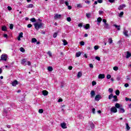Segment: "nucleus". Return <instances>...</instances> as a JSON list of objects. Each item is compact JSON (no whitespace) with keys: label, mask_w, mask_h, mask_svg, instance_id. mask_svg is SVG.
Listing matches in <instances>:
<instances>
[{"label":"nucleus","mask_w":131,"mask_h":131,"mask_svg":"<svg viewBox=\"0 0 131 131\" xmlns=\"http://www.w3.org/2000/svg\"><path fill=\"white\" fill-rule=\"evenodd\" d=\"M39 113L41 114V113H43V110L42 109H39L38 111Z\"/></svg>","instance_id":"nucleus-43"},{"label":"nucleus","mask_w":131,"mask_h":131,"mask_svg":"<svg viewBox=\"0 0 131 131\" xmlns=\"http://www.w3.org/2000/svg\"><path fill=\"white\" fill-rule=\"evenodd\" d=\"M58 35V33L57 32H55L53 34V37L54 38H56V37H57V36Z\"/></svg>","instance_id":"nucleus-35"},{"label":"nucleus","mask_w":131,"mask_h":131,"mask_svg":"<svg viewBox=\"0 0 131 131\" xmlns=\"http://www.w3.org/2000/svg\"><path fill=\"white\" fill-rule=\"evenodd\" d=\"M28 28H31L32 27V24H28L27 26Z\"/></svg>","instance_id":"nucleus-49"},{"label":"nucleus","mask_w":131,"mask_h":131,"mask_svg":"<svg viewBox=\"0 0 131 131\" xmlns=\"http://www.w3.org/2000/svg\"><path fill=\"white\" fill-rule=\"evenodd\" d=\"M13 27H14V26L13 25V24H10V29H13Z\"/></svg>","instance_id":"nucleus-52"},{"label":"nucleus","mask_w":131,"mask_h":131,"mask_svg":"<svg viewBox=\"0 0 131 131\" xmlns=\"http://www.w3.org/2000/svg\"><path fill=\"white\" fill-rule=\"evenodd\" d=\"M62 42H63V46H67V45H68V42L65 39L62 40Z\"/></svg>","instance_id":"nucleus-19"},{"label":"nucleus","mask_w":131,"mask_h":131,"mask_svg":"<svg viewBox=\"0 0 131 131\" xmlns=\"http://www.w3.org/2000/svg\"><path fill=\"white\" fill-rule=\"evenodd\" d=\"M96 111V109L95 108H92V113H93V114H95V112Z\"/></svg>","instance_id":"nucleus-55"},{"label":"nucleus","mask_w":131,"mask_h":131,"mask_svg":"<svg viewBox=\"0 0 131 131\" xmlns=\"http://www.w3.org/2000/svg\"><path fill=\"white\" fill-rule=\"evenodd\" d=\"M83 27L86 30L90 29V24H86V25H84Z\"/></svg>","instance_id":"nucleus-15"},{"label":"nucleus","mask_w":131,"mask_h":131,"mask_svg":"<svg viewBox=\"0 0 131 131\" xmlns=\"http://www.w3.org/2000/svg\"><path fill=\"white\" fill-rule=\"evenodd\" d=\"M80 45V46H84V42L83 41H81Z\"/></svg>","instance_id":"nucleus-57"},{"label":"nucleus","mask_w":131,"mask_h":131,"mask_svg":"<svg viewBox=\"0 0 131 131\" xmlns=\"http://www.w3.org/2000/svg\"><path fill=\"white\" fill-rule=\"evenodd\" d=\"M7 9H8V10H9V11H11L12 10V7H11L8 6L7 7Z\"/></svg>","instance_id":"nucleus-58"},{"label":"nucleus","mask_w":131,"mask_h":131,"mask_svg":"<svg viewBox=\"0 0 131 131\" xmlns=\"http://www.w3.org/2000/svg\"><path fill=\"white\" fill-rule=\"evenodd\" d=\"M82 25H83V24L82 23H80L78 25V27H82Z\"/></svg>","instance_id":"nucleus-51"},{"label":"nucleus","mask_w":131,"mask_h":131,"mask_svg":"<svg viewBox=\"0 0 131 131\" xmlns=\"http://www.w3.org/2000/svg\"><path fill=\"white\" fill-rule=\"evenodd\" d=\"M109 93H112L113 92V89L112 88H110L108 89Z\"/></svg>","instance_id":"nucleus-47"},{"label":"nucleus","mask_w":131,"mask_h":131,"mask_svg":"<svg viewBox=\"0 0 131 131\" xmlns=\"http://www.w3.org/2000/svg\"><path fill=\"white\" fill-rule=\"evenodd\" d=\"M80 55H81V52H78L76 53V57H80Z\"/></svg>","instance_id":"nucleus-23"},{"label":"nucleus","mask_w":131,"mask_h":131,"mask_svg":"<svg viewBox=\"0 0 131 131\" xmlns=\"http://www.w3.org/2000/svg\"><path fill=\"white\" fill-rule=\"evenodd\" d=\"M27 8H28V9H30V8H33V5H32V4H30V5H29V6L27 7Z\"/></svg>","instance_id":"nucleus-36"},{"label":"nucleus","mask_w":131,"mask_h":131,"mask_svg":"<svg viewBox=\"0 0 131 131\" xmlns=\"http://www.w3.org/2000/svg\"><path fill=\"white\" fill-rule=\"evenodd\" d=\"M67 20L68 22H71V17H67Z\"/></svg>","instance_id":"nucleus-45"},{"label":"nucleus","mask_w":131,"mask_h":131,"mask_svg":"<svg viewBox=\"0 0 131 131\" xmlns=\"http://www.w3.org/2000/svg\"><path fill=\"white\" fill-rule=\"evenodd\" d=\"M125 101H129V102H131V98H127V97H126V98H125Z\"/></svg>","instance_id":"nucleus-40"},{"label":"nucleus","mask_w":131,"mask_h":131,"mask_svg":"<svg viewBox=\"0 0 131 131\" xmlns=\"http://www.w3.org/2000/svg\"><path fill=\"white\" fill-rule=\"evenodd\" d=\"M120 93V92H119V90H117L116 91V95H117V96H119Z\"/></svg>","instance_id":"nucleus-41"},{"label":"nucleus","mask_w":131,"mask_h":131,"mask_svg":"<svg viewBox=\"0 0 131 131\" xmlns=\"http://www.w3.org/2000/svg\"><path fill=\"white\" fill-rule=\"evenodd\" d=\"M27 64L28 65V66H30V65H31V62L28 61L27 62Z\"/></svg>","instance_id":"nucleus-62"},{"label":"nucleus","mask_w":131,"mask_h":131,"mask_svg":"<svg viewBox=\"0 0 131 131\" xmlns=\"http://www.w3.org/2000/svg\"><path fill=\"white\" fill-rule=\"evenodd\" d=\"M124 86H125V88H128V83H125V84H124Z\"/></svg>","instance_id":"nucleus-64"},{"label":"nucleus","mask_w":131,"mask_h":131,"mask_svg":"<svg viewBox=\"0 0 131 131\" xmlns=\"http://www.w3.org/2000/svg\"><path fill=\"white\" fill-rule=\"evenodd\" d=\"M113 70L115 71H117V70H118V67H114L113 68Z\"/></svg>","instance_id":"nucleus-38"},{"label":"nucleus","mask_w":131,"mask_h":131,"mask_svg":"<svg viewBox=\"0 0 131 131\" xmlns=\"http://www.w3.org/2000/svg\"><path fill=\"white\" fill-rule=\"evenodd\" d=\"M30 21L31 22H36V19H35V18H32L30 19Z\"/></svg>","instance_id":"nucleus-27"},{"label":"nucleus","mask_w":131,"mask_h":131,"mask_svg":"<svg viewBox=\"0 0 131 131\" xmlns=\"http://www.w3.org/2000/svg\"><path fill=\"white\" fill-rule=\"evenodd\" d=\"M18 36L20 38H22L23 37V33L21 32L18 34Z\"/></svg>","instance_id":"nucleus-31"},{"label":"nucleus","mask_w":131,"mask_h":131,"mask_svg":"<svg viewBox=\"0 0 131 131\" xmlns=\"http://www.w3.org/2000/svg\"><path fill=\"white\" fill-rule=\"evenodd\" d=\"M94 49L97 51V50H98L99 49V46H94Z\"/></svg>","instance_id":"nucleus-46"},{"label":"nucleus","mask_w":131,"mask_h":131,"mask_svg":"<svg viewBox=\"0 0 131 131\" xmlns=\"http://www.w3.org/2000/svg\"><path fill=\"white\" fill-rule=\"evenodd\" d=\"M2 29L3 31H7V27L5 26H3L2 27Z\"/></svg>","instance_id":"nucleus-20"},{"label":"nucleus","mask_w":131,"mask_h":131,"mask_svg":"<svg viewBox=\"0 0 131 131\" xmlns=\"http://www.w3.org/2000/svg\"><path fill=\"white\" fill-rule=\"evenodd\" d=\"M48 71H50V72H52V71H53V67H48Z\"/></svg>","instance_id":"nucleus-24"},{"label":"nucleus","mask_w":131,"mask_h":131,"mask_svg":"<svg viewBox=\"0 0 131 131\" xmlns=\"http://www.w3.org/2000/svg\"><path fill=\"white\" fill-rule=\"evenodd\" d=\"M113 94H111L109 96H108V99L109 100H111V99H112L113 98Z\"/></svg>","instance_id":"nucleus-26"},{"label":"nucleus","mask_w":131,"mask_h":131,"mask_svg":"<svg viewBox=\"0 0 131 131\" xmlns=\"http://www.w3.org/2000/svg\"><path fill=\"white\" fill-rule=\"evenodd\" d=\"M106 78H107V79H110L111 78V75L108 74L106 76Z\"/></svg>","instance_id":"nucleus-39"},{"label":"nucleus","mask_w":131,"mask_h":131,"mask_svg":"<svg viewBox=\"0 0 131 131\" xmlns=\"http://www.w3.org/2000/svg\"><path fill=\"white\" fill-rule=\"evenodd\" d=\"M91 95V98H94L95 97V95H96V93H95V91L92 90L91 91V92L90 93Z\"/></svg>","instance_id":"nucleus-10"},{"label":"nucleus","mask_w":131,"mask_h":131,"mask_svg":"<svg viewBox=\"0 0 131 131\" xmlns=\"http://www.w3.org/2000/svg\"><path fill=\"white\" fill-rule=\"evenodd\" d=\"M34 26L35 27V28L36 30H38L39 28H41V27H43V24L41 23H36L34 24Z\"/></svg>","instance_id":"nucleus-2"},{"label":"nucleus","mask_w":131,"mask_h":131,"mask_svg":"<svg viewBox=\"0 0 131 131\" xmlns=\"http://www.w3.org/2000/svg\"><path fill=\"white\" fill-rule=\"evenodd\" d=\"M130 57H131V53L127 51V54H126V59H128V58H129Z\"/></svg>","instance_id":"nucleus-16"},{"label":"nucleus","mask_w":131,"mask_h":131,"mask_svg":"<svg viewBox=\"0 0 131 131\" xmlns=\"http://www.w3.org/2000/svg\"><path fill=\"white\" fill-rule=\"evenodd\" d=\"M125 124H126V128L127 130H129V129H130V127L128 125V123H126Z\"/></svg>","instance_id":"nucleus-22"},{"label":"nucleus","mask_w":131,"mask_h":131,"mask_svg":"<svg viewBox=\"0 0 131 131\" xmlns=\"http://www.w3.org/2000/svg\"><path fill=\"white\" fill-rule=\"evenodd\" d=\"M60 125L63 129H65V128H67V126H66V123L65 122L61 123L60 124Z\"/></svg>","instance_id":"nucleus-8"},{"label":"nucleus","mask_w":131,"mask_h":131,"mask_svg":"<svg viewBox=\"0 0 131 131\" xmlns=\"http://www.w3.org/2000/svg\"><path fill=\"white\" fill-rule=\"evenodd\" d=\"M65 5H66V6H69V3H68V1H66L65 2Z\"/></svg>","instance_id":"nucleus-63"},{"label":"nucleus","mask_w":131,"mask_h":131,"mask_svg":"<svg viewBox=\"0 0 131 131\" xmlns=\"http://www.w3.org/2000/svg\"><path fill=\"white\" fill-rule=\"evenodd\" d=\"M114 26H115L116 28H117L118 30H120V26H118L117 25H114Z\"/></svg>","instance_id":"nucleus-25"},{"label":"nucleus","mask_w":131,"mask_h":131,"mask_svg":"<svg viewBox=\"0 0 131 131\" xmlns=\"http://www.w3.org/2000/svg\"><path fill=\"white\" fill-rule=\"evenodd\" d=\"M113 98H114V99H115L114 100V101L115 102H117V101H118V100H117V96L115 95V96H114Z\"/></svg>","instance_id":"nucleus-30"},{"label":"nucleus","mask_w":131,"mask_h":131,"mask_svg":"<svg viewBox=\"0 0 131 131\" xmlns=\"http://www.w3.org/2000/svg\"><path fill=\"white\" fill-rule=\"evenodd\" d=\"M47 54L49 55V57H52V52H51V51H49Z\"/></svg>","instance_id":"nucleus-44"},{"label":"nucleus","mask_w":131,"mask_h":131,"mask_svg":"<svg viewBox=\"0 0 131 131\" xmlns=\"http://www.w3.org/2000/svg\"><path fill=\"white\" fill-rule=\"evenodd\" d=\"M98 78L99 79H103V78H105V75L100 74L98 75Z\"/></svg>","instance_id":"nucleus-11"},{"label":"nucleus","mask_w":131,"mask_h":131,"mask_svg":"<svg viewBox=\"0 0 131 131\" xmlns=\"http://www.w3.org/2000/svg\"><path fill=\"white\" fill-rule=\"evenodd\" d=\"M108 42L110 45L113 42V40H112V38H110L108 39Z\"/></svg>","instance_id":"nucleus-29"},{"label":"nucleus","mask_w":131,"mask_h":131,"mask_svg":"<svg viewBox=\"0 0 131 131\" xmlns=\"http://www.w3.org/2000/svg\"><path fill=\"white\" fill-rule=\"evenodd\" d=\"M89 124L91 127V128H95V124L93 123V122H90Z\"/></svg>","instance_id":"nucleus-17"},{"label":"nucleus","mask_w":131,"mask_h":131,"mask_svg":"<svg viewBox=\"0 0 131 131\" xmlns=\"http://www.w3.org/2000/svg\"><path fill=\"white\" fill-rule=\"evenodd\" d=\"M81 76H82V73H81V72H79L77 74L78 78H80V77H81Z\"/></svg>","instance_id":"nucleus-18"},{"label":"nucleus","mask_w":131,"mask_h":131,"mask_svg":"<svg viewBox=\"0 0 131 131\" xmlns=\"http://www.w3.org/2000/svg\"><path fill=\"white\" fill-rule=\"evenodd\" d=\"M117 107L116 106H113L111 108V112L112 113H116L117 112Z\"/></svg>","instance_id":"nucleus-3"},{"label":"nucleus","mask_w":131,"mask_h":131,"mask_svg":"<svg viewBox=\"0 0 131 131\" xmlns=\"http://www.w3.org/2000/svg\"><path fill=\"white\" fill-rule=\"evenodd\" d=\"M95 59L97 60V61H101V58H100L99 56H96Z\"/></svg>","instance_id":"nucleus-42"},{"label":"nucleus","mask_w":131,"mask_h":131,"mask_svg":"<svg viewBox=\"0 0 131 131\" xmlns=\"http://www.w3.org/2000/svg\"><path fill=\"white\" fill-rule=\"evenodd\" d=\"M37 41V40H36V38H33L32 39V42H36Z\"/></svg>","instance_id":"nucleus-32"},{"label":"nucleus","mask_w":131,"mask_h":131,"mask_svg":"<svg viewBox=\"0 0 131 131\" xmlns=\"http://www.w3.org/2000/svg\"><path fill=\"white\" fill-rule=\"evenodd\" d=\"M97 84V82L96 81H92V85H96Z\"/></svg>","instance_id":"nucleus-50"},{"label":"nucleus","mask_w":131,"mask_h":131,"mask_svg":"<svg viewBox=\"0 0 131 131\" xmlns=\"http://www.w3.org/2000/svg\"><path fill=\"white\" fill-rule=\"evenodd\" d=\"M120 79H121V76H118L117 77V80L119 81V80H120Z\"/></svg>","instance_id":"nucleus-53"},{"label":"nucleus","mask_w":131,"mask_h":131,"mask_svg":"<svg viewBox=\"0 0 131 131\" xmlns=\"http://www.w3.org/2000/svg\"><path fill=\"white\" fill-rule=\"evenodd\" d=\"M104 27L105 28L108 29L109 28V24H104Z\"/></svg>","instance_id":"nucleus-34"},{"label":"nucleus","mask_w":131,"mask_h":131,"mask_svg":"<svg viewBox=\"0 0 131 131\" xmlns=\"http://www.w3.org/2000/svg\"><path fill=\"white\" fill-rule=\"evenodd\" d=\"M103 13H104V12L103 11H102V10H100L99 11V15H102V14H103Z\"/></svg>","instance_id":"nucleus-54"},{"label":"nucleus","mask_w":131,"mask_h":131,"mask_svg":"<svg viewBox=\"0 0 131 131\" xmlns=\"http://www.w3.org/2000/svg\"><path fill=\"white\" fill-rule=\"evenodd\" d=\"M26 61L27 60L26 59H23L21 60V64H22V65H24V66H26L27 65Z\"/></svg>","instance_id":"nucleus-9"},{"label":"nucleus","mask_w":131,"mask_h":131,"mask_svg":"<svg viewBox=\"0 0 131 131\" xmlns=\"http://www.w3.org/2000/svg\"><path fill=\"white\" fill-rule=\"evenodd\" d=\"M86 16L87 17V18H91V17H92V13H86Z\"/></svg>","instance_id":"nucleus-21"},{"label":"nucleus","mask_w":131,"mask_h":131,"mask_svg":"<svg viewBox=\"0 0 131 131\" xmlns=\"http://www.w3.org/2000/svg\"><path fill=\"white\" fill-rule=\"evenodd\" d=\"M115 106L118 109H119L120 113H124L125 112V110H124V108H122V105H120L119 103H116Z\"/></svg>","instance_id":"nucleus-1"},{"label":"nucleus","mask_w":131,"mask_h":131,"mask_svg":"<svg viewBox=\"0 0 131 131\" xmlns=\"http://www.w3.org/2000/svg\"><path fill=\"white\" fill-rule=\"evenodd\" d=\"M124 8H125V5L122 4L118 7V10L120 11V10H122V9H124Z\"/></svg>","instance_id":"nucleus-13"},{"label":"nucleus","mask_w":131,"mask_h":131,"mask_svg":"<svg viewBox=\"0 0 131 131\" xmlns=\"http://www.w3.org/2000/svg\"><path fill=\"white\" fill-rule=\"evenodd\" d=\"M97 2L99 4H102V3H103V0H98Z\"/></svg>","instance_id":"nucleus-59"},{"label":"nucleus","mask_w":131,"mask_h":131,"mask_svg":"<svg viewBox=\"0 0 131 131\" xmlns=\"http://www.w3.org/2000/svg\"><path fill=\"white\" fill-rule=\"evenodd\" d=\"M89 66H90V68H94V65H93L92 63H90L89 64Z\"/></svg>","instance_id":"nucleus-61"},{"label":"nucleus","mask_w":131,"mask_h":131,"mask_svg":"<svg viewBox=\"0 0 131 131\" xmlns=\"http://www.w3.org/2000/svg\"><path fill=\"white\" fill-rule=\"evenodd\" d=\"M7 58L8 56H7V54H3L1 56V60H2V61H7Z\"/></svg>","instance_id":"nucleus-4"},{"label":"nucleus","mask_w":131,"mask_h":131,"mask_svg":"<svg viewBox=\"0 0 131 131\" xmlns=\"http://www.w3.org/2000/svg\"><path fill=\"white\" fill-rule=\"evenodd\" d=\"M102 99V96L100 95H97L95 96V101H100Z\"/></svg>","instance_id":"nucleus-5"},{"label":"nucleus","mask_w":131,"mask_h":131,"mask_svg":"<svg viewBox=\"0 0 131 131\" xmlns=\"http://www.w3.org/2000/svg\"><path fill=\"white\" fill-rule=\"evenodd\" d=\"M101 21H102V18L98 17L97 18V22H98L99 23H101Z\"/></svg>","instance_id":"nucleus-28"},{"label":"nucleus","mask_w":131,"mask_h":131,"mask_svg":"<svg viewBox=\"0 0 131 131\" xmlns=\"http://www.w3.org/2000/svg\"><path fill=\"white\" fill-rule=\"evenodd\" d=\"M19 50L20 51V52H21L22 53H24V52H25V49H24L23 47H21L19 49Z\"/></svg>","instance_id":"nucleus-33"},{"label":"nucleus","mask_w":131,"mask_h":131,"mask_svg":"<svg viewBox=\"0 0 131 131\" xmlns=\"http://www.w3.org/2000/svg\"><path fill=\"white\" fill-rule=\"evenodd\" d=\"M119 16V17H122V16H123V12H121Z\"/></svg>","instance_id":"nucleus-48"},{"label":"nucleus","mask_w":131,"mask_h":131,"mask_svg":"<svg viewBox=\"0 0 131 131\" xmlns=\"http://www.w3.org/2000/svg\"><path fill=\"white\" fill-rule=\"evenodd\" d=\"M123 33L125 36H126L127 37H128V31L125 29H124V31L123 32Z\"/></svg>","instance_id":"nucleus-7"},{"label":"nucleus","mask_w":131,"mask_h":131,"mask_svg":"<svg viewBox=\"0 0 131 131\" xmlns=\"http://www.w3.org/2000/svg\"><path fill=\"white\" fill-rule=\"evenodd\" d=\"M42 94L43 96H48V95L49 94V92L46 90H43L42 92Z\"/></svg>","instance_id":"nucleus-14"},{"label":"nucleus","mask_w":131,"mask_h":131,"mask_svg":"<svg viewBox=\"0 0 131 131\" xmlns=\"http://www.w3.org/2000/svg\"><path fill=\"white\" fill-rule=\"evenodd\" d=\"M68 9L69 10H71L72 9V7H71V6L68 5Z\"/></svg>","instance_id":"nucleus-56"},{"label":"nucleus","mask_w":131,"mask_h":131,"mask_svg":"<svg viewBox=\"0 0 131 131\" xmlns=\"http://www.w3.org/2000/svg\"><path fill=\"white\" fill-rule=\"evenodd\" d=\"M77 8H82V5L80 4H77Z\"/></svg>","instance_id":"nucleus-37"},{"label":"nucleus","mask_w":131,"mask_h":131,"mask_svg":"<svg viewBox=\"0 0 131 131\" xmlns=\"http://www.w3.org/2000/svg\"><path fill=\"white\" fill-rule=\"evenodd\" d=\"M3 36L5 37L6 38H8V35L7 34H4L3 35Z\"/></svg>","instance_id":"nucleus-60"},{"label":"nucleus","mask_w":131,"mask_h":131,"mask_svg":"<svg viewBox=\"0 0 131 131\" xmlns=\"http://www.w3.org/2000/svg\"><path fill=\"white\" fill-rule=\"evenodd\" d=\"M17 84H18V81L17 80H14L12 82V86H16Z\"/></svg>","instance_id":"nucleus-12"},{"label":"nucleus","mask_w":131,"mask_h":131,"mask_svg":"<svg viewBox=\"0 0 131 131\" xmlns=\"http://www.w3.org/2000/svg\"><path fill=\"white\" fill-rule=\"evenodd\" d=\"M61 17H62V15L56 14L54 15V19L55 20H58V19H61Z\"/></svg>","instance_id":"nucleus-6"}]
</instances>
